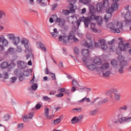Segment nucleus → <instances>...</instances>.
I'll return each instance as SVG.
<instances>
[{
	"label": "nucleus",
	"instance_id": "a18cd8bd",
	"mask_svg": "<svg viewBox=\"0 0 131 131\" xmlns=\"http://www.w3.org/2000/svg\"><path fill=\"white\" fill-rule=\"evenodd\" d=\"M10 118V115L6 114L4 117L3 119L4 121H8V120H9Z\"/></svg>",
	"mask_w": 131,
	"mask_h": 131
},
{
	"label": "nucleus",
	"instance_id": "6ab92c4d",
	"mask_svg": "<svg viewBox=\"0 0 131 131\" xmlns=\"http://www.w3.org/2000/svg\"><path fill=\"white\" fill-rule=\"evenodd\" d=\"M51 35L53 37H57L59 35V33L57 31V29H53V32L51 33Z\"/></svg>",
	"mask_w": 131,
	"mask_h": 131
},
{
	"label": "nucleus",
	"instance_id": "b1692460",
	"mask_svg": "<svg viewBox=\"0 0 131 131\" xmlns=\"http://www.w3.org/2000/svg\"><path fill=\"white\" fill-rule=\"evenodd\" d=\"M110 74H111V71L110 70L106 71L105 72L103 71V72H102V75L104 77H108Z\"/></svg>",
	"mask_w": 131,
	"mask_h": 131
},
{
	"label": "nucleus",
	"instance_id": "09e8293b",
	"mask_svg": "<svg viewBox=\"0 0 131 131\" xmlns=\"http://www.w3.org/2000/svg\"><path fill=\"white\" fill-rule=\"evenodd\" d=\"M119 110L121 111V110H127V106L126 105H123L119 108Z\"/></svg>",
	"mask_w": 131,
	"mask_h": 131
},
{
	"label": "nucleus",
	"instance_id": "6e6552de",
	"mask_svg": "<svg viewBox=\"0 0 131 131\" xmlns=\"http://www.w3.org/2000/svg\"><path fill=\"white\" fill-rule=\"evenodd\" d=\"M53 17L56 18L55 22L58 23V25L60 27H63V26L65 25V19H64V18L58 17L56 15H53Z\"/></svg>",
	"mask_w": 131,
	"mask_h": 131
},
{
	"label": "nucleus",
	"instance_id": "a19ab883",
	"mask_svg": "<svg viewBox=\"0 0 131 131\" xmlns=\"http://www.w3.org/2000/svg\"><path fill=\"white\" fill-rule=\"evenodd\" d=\"M113 12H114V9L113 8V7H110L106 10V12L110 14H112Z\"/></svg>",
	"mask_w": 131,
	"mask_h": 131
},
{
	"label": "nucleus",
	"instance_id": "5701e85b",
	"mask_svg": "<svg viewBox=\"0 0 131 131\" xmlns=\"http://www.w3.org/2000/svg\"><path fill=\"white\" fill-rule=\"evenodd\" d=\"M105 42V40L102 39L99 41V42L95 43V48H100V46L102 43H104Z\"/></svg>",
	"mask_w": 131,
	"mask_h": 131
},
{
	"label": "nucleus",
	"instance_id": "dca6fc26",
	"mask_svg": "<svg viewBox=\"0 0 131 131\" xmlns=\"http://www.w3.org/2000/svg\"><path fill=\"white\" fill-rule=\"evenodd\" d=\"M17 65L19 68L21 69H25L27 64L24 61H18L17 62Z\"/></svg>",
	"mask_w": 131,
	"mask_h": 131
},
{
	"label": "nucleus",
	"instance_id": "c9c22d12",
	"mask_svg": "<svg viewBox=\"0 0 131 131\" xmlns=\"http://www.w3.org/2000/svg\"><path fill=\"white\" fill-rule=\"evenodd\" d=\"M98 112H99V111H98V110H94L93 111H91L89 112V114L90 115H96V114H97V113H98Z\"/></svg>",
	"mask_w": 131,
	"mask_h": 131
},
{
	"label": "nucleus",
	"instance_id": "aec40b11",
	"mask_svg": "<svg viewBox=\"0 0 131 131\" xmlns=\"http://www.w3.org/2000/svg\"><path fill=\"white\" fill-rule=\"evenodd\" d=\"M20 43L21 45H29V40H28V39L25 38H23L21 39V41H20Z\"/></svg>",
	"mask_w": 131,
	"mask_h": 131
},
{
	"label": "nucleus",
	"instance_id": "a211bd4d",
	"mask_svg": "<svg viewBox=\"0 0 131 131\" xmlns=\"http://www.w3.org/2000/svg\"><path fill=\"white\" fill-rule=\"evenodd\" d=\"M12 42L13 45H15V46H17V45H19V43L20 42V37H14V38L12 40Z\"/></svg>",
	"mask_w": 131,
	"mask_h": 131
},
{
	"label": "nucleus",
	"instance_id": "4468645a",
	"mask_svg": "<svg viewBox=\"0 0 131 131\" xmlns=\"http://www.w3.org/2000/svg\"><path fill=\"white\" fill-rule=\"evenodd\" d=\"M36 46L37 48L38 49H40L43 52V53H46L47 52V48H46V47H45V45L42 43L41 42H38L36 43Z\"/></svg>",
	"mask_w": 131,
	"mask_h": 131
},
{
	"label": "nucleus",
	"instance_id": "7c9ffc66",
	"mask_svg": "<svg viewBox=\"0 0 131 131\" xmlns=\"http://www.w3.org/2000/svg\"><path fill=\"white\" fill-rule=\"evenodd\" d=\"M118 7H119V5L117 3H114L112 5V8L116 11L117 9H118Z\"/></svg>",
	"mask_w": 131,
	"mask_h": 131
},
{
	"label": "nucleus",
	"instance_id": "20e7f679",
	"mask_svg": "<svg viewBox=\"0 0 131 131\" xmlns=\"http://www.w3.org/2000/svg\"><path fill=\"white\" fill-rule=\"evenodd\" d=\"M118 48L121 51H123V52H126L127 49L129 48V43L120 42L118 44Z\"/></svg>",
	"mask_w": 131,
	"mask_h": 131
},
{
	"label": "nucleus",
	"instance_id": "393cba45",
	"mask_svg": "<svg viewBox=\"0 0 131 131\" xmlns=\"http://www.w3.org/2000/svg\"><path fill=\"white\" fill-rule=\"evenodd\" d=\"M29 117L28 115H25L23 116V120L24 122L27 123L29 122Z\"/></svg>",
	"mask_w": 131,
	"mask_h": 131
},
{
	"label": "nucleus",
	"instance_id": "bf43d9fd",
	"mask_svg": "<svg viewBox=\"0 0 131 131\" xmlns=\"http://www.w3.org/2000/svg\"><path fill=\"white\" fill-rule=\"evenodd\" d=\"M11 83H14L15 81L17 80V77H11Z\"/></svg>",
	"mask_w": 131,
	"mask_h": 131
},
{
	"label": "nucleus",
	"instance_id": "0e129e2a",
	"mask_svg": "<svg viewBox=\"0 0 131 131\" xmlns=\"http://www.w3.org/2000/svg\"><path fill=\"white\" fill-rule=\"evenodd\" d=\"M63 96H64V94L62 93L56 95V97H57L58 98H61V97H63Z\"/></svg>",
	"mask_w": 131,
	"mask_h": 131
},
{
	"label": "nucleus",
	"instance_id": "9d476101",
	"mask_svg": "<svg viewBox=\"0 0 131 131\" xmlns=\"http://www.w3.org/2000/svg\"><path fill=\"white\" fill-rule=\"evenodd\" d=\"M91 20H96L99 25H101L103 23V18L100 16H96L95 15H92L91 16Z\"/></svg>",
	"mask_w": 131,
	"mask_h": 131
},
{
	"label": "nucleus",
	"instance_id": "473e14b6",
	"mask_svg": "<svg viewBox=\"0 0 131 131\" xmlns=\"http://www.w3.org/2000/svg\"><path fill=\"white\" fill-rule=\"evenodd\" d=\"M2 45H3V46H4L5 47H7V46L9 45V41L8 40V39H6L5 37H4V38L2 41Z\"/></svg>",
	"mask_w": 131,
	"mask_h": 131
},
{
	"label": "nucleus",
	"instance_id": "e433bc0d",
	"mask_svg": "<svg viewBox=\"0 0 131 131\" xmlns=\"http://www.w3.org/2000/svg\"><path fill=\"white\" fill-rule=\"evenodd\" d=\"M91 20H92V19H91V17H90V18L89 19V20H87L85 22H84L85 27H86V28H88V27H89V25H90V23L91 22Z\"/></svg>",
	"mask_w": 131,
	"mask_h": 131
},
{
	"label": "nucleus",
	"instance_id": "e2e57ef3",
	"mask_svg": "<svg viewBox=\"0 0 131 131\" xmlns=\"http://www.w3.org/2000/svg\"><path fill=\"white\" fill-rule=\"evenodd\" d=\"M65 91H66V89L65 88H61V89H58V92L59 93H64Z\"/></svg>",
	"mask_w": 131,
	"mask_h": 131
},
{
	"label": "nucleus",
	"instance_id": "412c9836",
	"mask_svg": "<svg viewBox=\"0 0 131 131\" xmlns=\"http://www.w3.org/2000/svg\"><path fill=\"white\" fill-rule=\"evenodd\" d=\"M88 69L90 70H95L97 68V66L95 64H90L87 66Z\"/></svg>",
	"mask_w": 131,
	"mask_h": 131
},
{
	"label": "nucleus",
	"instance_id": "774afa93",
	"mask_svg": "<svg viewBox=\"0 0 131 131\" xmlns=\"http://www.w3.org/2000/svg\"><path fill=\"white\" fill-rule=\"evenodd\" d=\"M28 117L30 119H32V117H33V113H30Z\"/></svg>",
	"mask_w": 131,
	"mask_h": 131
},
{
	"label": "nucleus",
	"instance_id": "f03ea898",
	"mask_svg": "<svg viewBox=\"0 0 131 131\" xmlns=\"http://www.w3.org/2000/svg\"><path fill=\"white\" fill-rule=\"evenodd\" d=\"M109 7V2L108 0H104L101 3H99L96 5L97 11L100 13L103 11L104 8H108Z\"/></svg>",
	"mask_w": 131,
	"mask_h": 131
},
{
	"label": "nucleus",
	"instance_id": "0eeeda50",
	"mask_svg": "<svg viewBox=\"0 0 131 131\" xmlns=\"http://www.w3.org/2000/svg\"><path fill=\"white\" fill-rule=\"evenodd\" d=\"M90 18L89 17H84V16L81 17L79 18V20L76 21H73L72 22V24L73 25H75L76 24V26H77L78 28L79 27V26L80 25L81 22H85L87 20H89Z\"/></svg>",
	"mask_w": 131,
	"mask_h": 131
},
{
	"label": "nucleus",
	"instance_id": "8fccbe9b",
	"mask_svg": "<svg viewBox=\"0 0 131 131\" xmlns=\"http://www.w3.org/2000/svg\"><path fill=\"white\" fill-rule=\"evenodd\" d=\"M49 75H50V76H51L53 80H56V75L55 74L50 72Z\"/></svg>",
	"mask_w": 131,
	"mask_h": 131
},
{
	"label": "nucleus",
	"instance_id": "13d9d810",
	"mask_svg": "<svg viewBox=\"0 0 131 131\" xmlns=\"http://www.w3.org/2000/svg\"><path fill=\"white\" fill-rule=\"evenodd\" d=\"M72 84L73 85H79V84H78V82H77V81L75 80H72Z\"/></svg>",
	"mask_w": 131,
	"mask_h": 131
},
{
	"label": "nucleus",
	"instance_id": "338daca9",
	"mask_svg": "<svg viewBox=\"0 0 131 131\" xmlns=\"http://www.w3.org/2000/svg\"><path fill=\"white\" fill-rule=\"evenodd\" d=\"M70 5L71 6H73L75 3H76V0H71L70 2Z\"/></svg>",
	"mask_w": 131,
	"mask_h": 131
},
{
	"label": "nucleus",
	"instance_id": "2f4dec72",
	"mask_svg": "<svg viewBox=\"0 0 131 131\" xmlns=\"http://www.w3.org/2000/svg\"><path fill=\"white\" fill-rule=\"evenodd\" d=\"M86 101L87 103H90L91 102V100L90 98H86V97H84V98L82 99L81 100L78 101V102L79 103H83V102H84V101Z\"/></svg>",
	"mask_w": 131,
	"mask_h": 131
},
{
	"label": "nucleus",
	"instance_id": "052dcab7",
	"mask_svg": "<svg viewBox=\"0 0 131 131\" xmlns=\"http://www.w3.org/2000/svg\"><path fill=\"white\" fill-rule=\"evenodd\" d=\"M73 112H75L76 111L77 112H81V107H80L79 108H74L73 110Z\"/></svg>",
	"mask_w": 131,
	"mask_h": 131
},
{
	"label": "nucleus",
	"instance_id": "ddd939ff",
	"mask_svg": "<svg viewBox=\"0 0 131 131\" xmlns=\"http://www.w3.org/2000/svg\"><path fill=\"white\" fill-rule=\"evenodd\" d=\"M110 67V65L109 64V63L106 62L103 63L101 67L98 68V70H100V71H102V72H104L105 70H107V69H108Z\"/></svg>",
	"mask_w": 131,
	"mask_h": 131
},
{
	"label": "nucleus",
	"instance_id": "5fc2aeb1",
	"mask_svg": "<svg viewBox=\"0 0 131 131\" xmlns=\"http://www.w3.org/2000/svg\"><path fill=\"white\" fill-rule=\"evenodd\" d=\"M56 19H57L56 18H55L54 17H53H53H50L49 19V22L50 23H54V20L56 21Z\"/></svg>",
	"mask_w": 131,
	"mask_h": 131
},
{
	"label": "nucleus",
	"instance_id": "680f3d73",
	"mask_svg": "<svg viewBox=\"0 0 131 131\" xmlns=\"http://www.w3.org/2000/svg\"><path fill=\"white\" fill-rule=\"evenodd\" d=\"M35 108L36 110H38V109H40L41 108V104L38 103L35 105Z\"/></svg>",
	"mask_w": 131,
	"mask_h": 131
},
{
	"label": "nucleus",
	"instance_id": "39448f33",
	"mask_svg": "<svg viewBox=\"0 0 131 131\" xmlns=\"http://www.w3.org/2000/svg\"><path fill=\"white\" fill-rule=\"evenodd\" d=\"M70 39H72L71 38V35L67 36L64 35L63 36H59V41H63V43H69V40Z\"/></svg>",
	"mask_w": 131,
	"mask_h": 131
},
{
	"label": "nucleus",
	"instance_id": "2eb2a0df",
	"mask_svg": "<svg viewBox=\"0 0 131 131\" xmlns=\"http://www.w3.org/2000/svg\"><path fill=\"white\" fill-rule=\"evenodd\" d=\"M49 107H45V110H44V116L47 119H51L53 118V115H50L49 116Z\"/></svg>",
	"mask_w": 131,
	"mask_h": 131
},
{
	"label": "nucleus",
	"instance_id": "423d86ee",
	"mask_svg": "<svg viewBox=\"0 0 131 131\" xmlns=\"http://www.w3.org/2000/svg\"><path fill=\"white\" fill-rule=\"evenodd\" d=\"M81 54L84 58H82V61L84 63L86 62V58L90 55V51L89 49H83L81 50Z\"/></svg>",
	"mask_w": 131,
	"mask_h": 131
},
{
	"label": "nucleus",
	"instance_id": "69168bd1",
	"mask_svg": "<svg viewBox=\"0 0 131 131\" xmlns=\"http://www.w3.org/2000/svg\"><path fill=\"white\" fill-rule=\"evenodd\" d=\"M126 122H131V117H126Z\"/></svg>",
	"mask_w": 131,
	"mask_h": 131
},
{
	"label": "nucleus",
	"instance_id": "f8f14e48",
	"mask_svg": "<svg viewBox=\"0 0 131 131\" xmlns=\"http://www.w3.org/2000/svg\"><path fill=\"white\" fill-rule=\"evenodd\" d=\"M118 60L120 62L121 66H126L127 65V61L124 60V57L122 55H119Z\"/></svg>",
	"mask_w": 131,
	"mask_h": 131
},
{
	"label": "nucleus",
	"instance_id": "bb28decb",
	"mask_svg": "<svg viewBox=\"0 0 131 131\" xmlns=\"http://www.w3.org/2000/svg\"><path fill=\"white\" fill-rule=\"evenodd\" d=\"M111 17H112V14L107 12L106 15L104 16V20H106L105 22H107Z\"/></svg>",
	"mask_w": 131,
	"mask_h": 131
},
{
	"label": "nucleus",
	"instance_id": "79ce46f5",
	"mask_svg": "<svg viewBox=\"0 0 131 131\" xmlns=\"http://www.w3.org/2000/svg\"><path fill=\"white\" fill-rule=\"evenodd\" d=\"M118 72L120 74H122V73H123V66L120 65Z\"/></svg>",
	"mask_w": 131,
	"mask_h": 131
},
{
	"label": "nucleus",
	"instance_id": "f704fd0d",
	"mask_svg": "<svg viewBox=\"0 0 131 131\" xmlns=\"http://www.w3.org/2000/svg\"><path fill=\"white\" fill-rule=\"evenodd\" d=\"M15 35L14 34L8 33L7 34V37L10 40H13V38H15Z\"/></svg>",
	"mask_w": 131,
	"mask_h": 131
},
{
	"label": "nucleus",
	"instance_id": "c85d7f7f",
	"mask_svg": "<svg viewBox=\"0 0 131 131\" xmlns=\"http://www.w3.org/2000/svg\"><path fill=\"white\" fill-rule=\"evenodd\" d=\"M63 118V116H59V118L56 119L54 121V124H58V123H60L61 122V119Z\"/></svg>",
	"mask_w": 131,
	"mask_h": 131
},
{
	"label": "nucleus",
	"instance_id": "f257e3e1",
	"mask_svg": "<svg viewBox=\"0 0 131 131\" xmlns=\"http://www.w3.org/2000/svg\"><path fill=\"white\" fill-rule=\"evenodd\" d=\"M107 28H110L111 32L115 33H120V30L122 28V22L115 21L113 23H110L107 25Z\"/></svg>",
	"mask_w": 131,
	"mask_h": 131
},
{
	"label": "nucleus",
	"instance_id": "4c0bfd02",
	"mask_svg": "<svg viewBox=\"0 0 131 131\" xmlns=\"http://www.w3.org/2000/svg\"><path fill=\"white\" fill-rule=\"evenodd\" d=\"M111 64L114 67H117V60H115V59H113L112 62H111Z\"/></svg>",
	"mask_w": 131,
	"mask_h": 131
},
{
	"label": "nucleus",
	"instance_id": "603ef678",
	"mask_svg": "<svg viewBox=\"0 0 131 131\" xmlns=\"http://www.w3.org/2000/svg\"><path fill=\"white\" fill-rule=\"evenodd\" d=\"M24 47L25 48L26 51L29 52L30 51V47H29V44H26L24 45Z\"/></svg>",
	"mask_w": 131,
	"mask_h": 131
},
{
	"label": "nucleus",
	"instance_id": "f3484780",
	"mask_svg": "<svg viewBox=\"0 0 131 131\" xmlns=\"http://www.w3.org/2000/svg\"><path fill=\"white\" fill-rule=\"evenodd\" d=\"M91 29L92 32H94V33H98L99 32V30H98V29L96 28V24L95 23H91Z\"/></svg>",
	"mask_w": 131,
	"mask_h": 131
},
{
	"label": "nucleus",
	"instance_id": "58836bf2",
	"mask_svg": "<svg viewBox=\"0 0 131 131\" xmlns=\"http://www.w3.org/2000/svg\"><path fill=\"white\" fill-rule=\"evenodd\" d=\"M72 6V7H71V8L70 9V12L71 13H75V9H76V6H73V5Z\"/></svg>",
	"mask_w": 131,
	"mask_h": 131
},
{
	"label": "nucleus",
	"instance_id": "ea45409f",
	"mask_svg": "<svg viewBox=\"0 0 131 131\" xmlns=\"http://www.w3.org/2000/svg\"><path fill=\"white\" fill-rule=\"evenodd\" d=\"M23 51V50L22 49V47H21V46H17L16 47V52L17 53H22Z\"/></svg>",
	"mask_w": 131,
	"mask_h": 131
},
{
	"label": "nucleus",
	"instance_id": "72a5a7b5",
	"mask_svg": "<svg viewBox=\"0 0 131 131\" xmlns=\"http://www.w3.org/2000/svg\"><path fill=\"white\" fill-rule=\"evenodd\" d=\"M71 122L72 124L78 123L79 122V121L77 117H74L71 120Z\"/></svg>",
	"mask_w": 131,
	"mask_h": 131
},
{
	"label": "nucleus",
	"instance_id": "3c124183",
	"mask_svg": "<svg viewBox=\"0 0 131 131\" xmlns=\"http://www.w3.org/2000/svg\"><path fill=\"white\" fill-rule=\"evenodd\" d=\"M6 16V13H5V12L3 11H0V19H1V18L5 17V16Z\"/></svg>",
	"mask_w": 131,
	"mask_h": 131
},
{
	"label": "nucleus",
	"instance_id": "4d7b16f0",
	"mask_svg": "<svg viewBox=\"0 0 131 131\" xmlns=\"http://www.w3.org/2000/svg\"><path fill=\"white\" fill-rule=\"evenodd\" d=\"M43 100L44 101H51V98H49L48 96H43Z\"/></svg>",
	"mask_w": 131,
	"mask_h": 131
},
{
	"label": "nucleus",
	"instance_id": "49530a36",
	"mask_svg": "<svg viewBox=\"0 0 131 131\" xmlns=\"http://www.w3.org/2000/svg\"><path fill=\"white\" fill-rule=\"evenodd\" d=\"M37 88H38V85H37V84L36 83L33 84V85L31 86V89L33 91H36V90H37Z\"/></svg>",
	"mask_w": 131,
	"mask_h": 131
},
{
	"label": "nucleus",
	"instance_id": "37998d69",
	"mask_svg": "<svg viewBox=\"0 0 131 131\" xmlns=\"http://www.w3.org/2000/svg\"><path fill=\"white\" fill-rule=\"evenodd\" d=\"M71 12H70V10H62V14L66 15V16H68Z\"/></svg>",
	"mask_w": 131,
	"mask_h": 131
},
{
	"label": "nucleus",
	"instance_id": "864d4df0",
	"mask_svg": "<svg viewBox=\"0 0 131 131\" xmlns=\"http://www.w3.org/2000/svg\"><path fill=\"white\" fill-rule=\"evenodd\" d=\"M24 76V74L23 73L21 75H19V80L20 81H23V79H24V78L23 77V76Z\"/></svg>",
	"mask_w": 131,
	"mask_h": 131
},
{
	"label": "nucleus",
	"instance_id": "7ed1b4c3",
	"mask_svg": "<svg viewBox=\"0 0 131 131\" xmlns=\"http://www.w3.org/2000/svg\"><path fill=\"white\" fill-rule=\"evenodd\" d=\"M112 94H114V98L116 101H119L120 100L121 95L120 94L118 93L117 90L115 89H112L107 91L105 93L106 96H111V98L112 97Z\"/></svg>",
	"mask_w": 131,
	"mask_h": 131
},
{
	"label": "nucleus",
	"instance_id": "cd10ccee",
	"mask_svg": "<svg viewBox=\"0 0 131 131\" xmlns=\"http://www.w3.org/2000/svg\"><path fill=\"white\" fill-rule=\"evenodd\" d=\"M119 122H120V123H124V122H126V117L119 118Z\"/></svg>",
	"mask_w": 131,
	"mask_h": 131
},
{
	"label": "nucleus",
	"instance_id": "6e6d98bb",
	"mask_svg": "<svg viewBox=\"0 0 131 131\" xmlns=\"http://www.w3.org/2000/svg\"><path fill=\"white\" fill-rule=\"evenodd\" d=\"M77 118H78V120L79 122V121H80V120H82V119H83V115H80Z\"/></svg>",
	"mask_w": 131,
	"mask_h": 131
},
{
	"label": "nucleus",
	"instance_id": "9b49d317",
	"mask_svg": "<svg viewBox=\"0 0 131 131\" xmlns=\"http://www.w3.org/2000/svg\"><path fill=\"white\" fill-rule=\"evenodd\" d=\"M10 66L12 67H15V63H11L10 64H9L8 62L4 61L1 64L2 69H6V68H8V67H10Z\"/></svg>",
	"mask_w": 131,
	"mask_h": 131
},
{
	"label": "nucleus",
	"instance_id": "c756f323",
	"mask_svg": "<svg viewBox=\"0 0 131 131\" xmlns=\"http://www.w3.org/2000/svg\"><path fill=\"white\" fill-rule=\"evenodd\" d=\"M23 128H24V123H19L17 125V129L18 130H22V129H23Z\"/></svg>",
	"mask_w": 131,
	"mask_h": 131
},
{
	"label": "nucleus",
	"instance_id": "1a4fd4ad",
	"mask_svg": "<svg viewBox=\"0 0 131 131\" xmlns=\"http://www.w3.org/2000/svg\"><path fill=\"white\" fill-rule=\"evenodd\" d=\"M92 37L93 36L90 34L86 35V38L88 39L89 41H86L85 42V43L83 44L84 47H86V48H92V47H93V41H91Z\"/></svg>",
	"mask_w": 131,
	"mask_h": 131
},
{
	"label": "nucleus",
	"instance_id": "4be33fe9",
	"mask_svg": "<svg viewBox=\"0 0 131 131\" xmlns=\"http://www.w3.org/2000/svg\"><path fill=\"white\" fill-rule=\"evenodd\" d=\"M94 63L96 65H101L102 64V60L99 58H96L94 59Z\"/></svg>",
	"mask_w": 131,
	"mask_h": 131
},
{
	"label": "nucleus",
	"instance_id": "c03bdc74",
	"mask_svg": "<svg viewBox=\"0 0 131 131\" xmlns=\"http://www.w3.org/2000/svg\"><path fill=\"white\" fill-rule=\"evenodd\" d=\"M101 49L103 51H106V50L108 49V46L107 45V44H101Z\"/></svg>",
	"mask_w": 131,
	"mask_h": 131
},
{
	"label": "nucleus",
	"instance_id": "a878e982",
	"mask_svg": "<svg viewBox=\"0 0 131 131\" xmlns=\"http://www.w3.org/2000/svg\"><path fill=\"white\" fill-rule=\"evenodd\" d=\"M14 74L16 76H19L21 75V74H23V73H22L21 70H20L19 69H17L14 70Z\"/></svg>",
	"mask_w": 131,
	"mask_h": 131
},
{
	"label": "nucleus",
	"instance_id": "de8ad7c7",
	"mask_svg": "<svg viewBox=\"0 0 131 131\" xmlns=\"http://www.w3.org/2000/svg\"><path fill=\"white\" fill-rule=\"evenodd\" d=\"M74 53L75 55H78L79 54V49L77 47L74 48Z\"/></svg>",
	"mask_w": 131,
	"mask_h": 131
}]
</instances>
